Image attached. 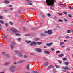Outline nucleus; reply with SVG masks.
Segmentation results:
<instances>
[{
  "mask_svg": "<svg viewBox=\"0 0 73 73\" xmlns=\"http://www.w3.org/2000/svg\"><path fill=\"white\" fill-rule=\"evenodd\" d=\"M54 0H46V3L47 4L48 6L51 5L53 7L54 4Z\"/></svg>",
  "mask_w": 73,
  "mask_h": 73,
  "instance_id": "nucleus-1",
  "label": "nucleus"
},
{
  "mask_svg": "<svg viewBox=\"0 0 73 73\" xmlns=\"http://www.w3.org/2000/svg\"><path fill=\"white\" fill-rule=\"evenodd\" d=\"M13 32H15V33H15V35H16V36H21V35H20V34H19L18 33H19V31H17V29H14L13 30Z\"/></svg>",
  "mask_w": 73,
  "mask_h": 73,
  "instance_id": "nucleus-2",
  "label": "nucleus"
},
{
  "mask_svg": "<svg viewBox=\"0 0 73 73\" xmlns=\"http://www.w3.org/2000/svg\"><path fill=\"white\" fill-rule=\"evenodd\" d=\"M16 53V54H18V56L19 57H22L23 56V55L21 54V52H19V51L16 50L15 51Z\"/></svg>",
  "mask_w": 73,
  "mask_h": 73,
  "instance_id": "nucleus-3",
  "label": "nucleus"
},
{
  "mask_svg": "<svg viewBox=\"0 0 73 73\" xmlns=\"http://www.w3.org/2000/svg\"><path fill=\"white\" fill-rule=\"evenodd\" d=\"M37 45V43L36 42H33L30 43V45L31 46H34V45Z\"/></svg>",
  "mask_w": 73,
  "mask_h": 73,
  "instance_id": "nucleus-4",
  "label": "nucleus"
},
{
  "mask_svg": "<svg viewBox=\"0 0 73 73\" xmlns=\"http://www.w3.org/2000/svg\"><path fill=\"white\" fill-rule=\"evenodd\" d=\"M25 62V60H21L17 61V63L20 64V63H23V62Z\"/></svg>",
  "mask_w": 73,
  "mask_h": 73,
  "instance_id": "nucleus-5",
  "label": "nucleus"
},
{
  "mask_svg": "<svg viewBox=\"0 0 73 73\" xmlns=\"http://www.w3.org/2000/svg\"><path fill=\"white\" fill-rule=\"evenodd\" d=\"M29 65L27 64L26 66V69H28V70H31V69H30V68H29Z\"/></svg>",
  "mask_w": 73,
  "mask_h": 73,
  "instance_id": "nucleus-6",
  "label": "nucleus"
},
{
  "mask_svg": "<svg viewBox=\"0 0 73 73\" xmlns=\"http://www.w3.org/2000/svg\"><path fill=\"white\" fill-rule=\"evenodd\" d=\"M0 23H1V24H4V21L2 20H0ZM0 26L1 27H2V26L0 24Z\"/></svg>",
  "mask_w": 73,
  "mask_h": 73,
  "instance_id": "nucleus-7",
  "label": "nucleus"
},
{
  "mask_svg": "<svg viewBox=\"0 0 73 73\" xmlns=\"http://www.w3.org/2000/svg\"><path fill=\"white\" fill-rule=\"evenodd\" d=\"M62 68L63 69H65V70H68V69H69V67L67 66H66L65 67H63Z\"/></svg>",
  "mask_w": 73,
  "mask_h": 73,
  "instance_id": "nucleus-8",
  "label": "nucleus"
},
{
  "mask_svg": "<svg viewBox=\"0 0 73 73\" xmlns=\"http://www.w3.org/2000/svg\"><path fill=\"white\" fill-rule=\"evenodd\" d=\"M52 44L53 42L47 43L46 44V45L48 46H50L51 45H52Z\"/></svg>",
  "mask_w": 73,
  "mask_h": 73,
  "instance_id": "nucleus-9",
  "label": "nucleus"
},
{
  "mask_svg": "<svg viewBox=\"0 0 73 73\" xmlns=\"http://www.w3.org/2000/svg\"><path fill=\"white\" fill-rule=\"evenodd\" d=\"M36 50H37V52H39V53H40V52H42V50L40 48H36Z\"/></svg>",
  "mask_w": 73,
  "mask_h": 73,
  "instance_id": "nucleus-10",
  "label": "nucleus"
},
{
  "mask_svg": "<svg viewBox=\"0 0 73 73\" xmlns=\"http://www.w3.org/2000/svg\"><path fill=\"white\" fill-rule=\"evenodd\" d=\"M52 31L51 30H48V33L49 35H51L52 33Z\"/></svg>",
  "mask_w": 73,
  "mask_h": 73,
  "instance_id": "nucleus-11",
  "label": "nucleus"
},
{
  "mask_svg": "<svg viewBox=\"0 0 73 73\" xmlns=\"http://www.w3.org/2000/svg\"><path fill=\"white\" fill-rule=\"evenodd\" d=\"M9 3V1H8V0H5L4 1V3L5 4H8Z\"/></svg>",
  "mask_w": 73,
  "mask_h": 73,
  "instance_id": "nucleus-12",
  "label": "nucleus"
},
{
  "mask_svg": "<svg viewBox=\"0 0 73 73\" xmlns=\"http://www.w3.org/2000/svg\"><path fill=\"white\" fill-rule=\"evenodd\" d=\"M16 68V66H12L11 68H10L9 69H14Z\"/></svg>",
  "mask_w": 73,
  "mask_h": 73,
  "instance_id": "nucleus-13",
  "label": "nucleus"
},
{
  "mask_svg": "<svg viewBox=\"0 0 73 73\" xmlns=\"http://www.w3.org/2000/svg\"><path fill=\"white\" fill-rule=\"evenodd\" d=\"M53 66L52 65H51L48 68V69H50V68H53Z\"/></svg>",
  "mask_w": 73,
  "mask_h": 73,
  "instance_id": "nucleus-14",
  "label": "nucleus"
},
{
  "mask_svg": "<svg viewBox=\"0 0 73 73\" xmlns=\"http://www.w3.org/2000/svg\"><path fill=\"white\" fill-rule=\"evenodd\" d=\"M9 69L11 71V72H12V73H13L15 72V70H13V69L9 68Z\"/></svg>",
  "mask_w": 73,
  "mask_h": 73,
  "instance_id": "nucleus-15",
  "label": "nucleus"
},
{
  "mask_svg": "<svg viewBox=\"0 0 73 73\" xmlns=\"http://www.w3.org/2000/svg\"><path fill=\"white\" fill-rule=\"evenodd\" d=\"M64 56V54H60V55H59L58 56L59 57H62L63 56Z\"/></svg>",
  "mask_w": 73,
  "mask_h": 73,
  "instance_id": "nucleus-16",
  "label": "nucleus"
},
{
  "mask_svg": "<svg viewBox=\"0 0 73 73\" xmlns=\"http://www.w3.org/2000/svg\"><path fill=\"white\" fill-rule=\"evenodd\" d=\"M44 52L46 53H47V54H49V53H50V52H49V51H46V50L45 51H44Z\"/></svg>",
  "mask_w": 73,
  "mask_h": 73,
  "instance_id": "nucleus-17",
  "label": "nucleus"
},
{
  "mask_svg": "<svg viewBox=\"0 0 73 73\" xmlns=\"http://www.w3.org/2000/svg\"><path fill=\"white\" fill-rule=\"evenodd\" d=\"M39 40V38H35L34 40L35 41H38Z\"/></svg>",
  "mask_w": 73,
  "mask_h": 73,
  "instance_id": "nucleus-18",
  "label": "nucleus"
},
{
  "mask_svg": "<svg viewBox=\"0 0 73 73\" xmlns=\"http://www.w3.org/2000/svg\"><path fill=\"white\" fill-rule=\"evenodd\" d=\"M64 64H65L66 65H69V63L67 62L64 63Z\"/></svg>",
  "mask_w": 73,
  "mask_h": 73,
  "instance_id": "nucleus-19",
  "label": "nucleus"
},
{
  "mask_svg": "<svg viewBox=\"0 0 73 73\" xmlns=\"http://www.w3.org/2000/svg\"><path fill=\"white\" fill-rule=\"evenodd\" d=\"M10 47L11 49H13V45H12V44H10Z\"/></svg>",
  "mask_w": 73,
  "mask_h": 73,
  "instance_id": "nucleus-20",
  "label": "nucleus"
},
{
  "mask_svg": "<svg viewBox=\"0 0 73 73\" xmlns=\"http://www.w3.org/2000/svg\"><path fill=\"white\" fill-rule=\"evenodd\" d=\"M36 44H37L38 45H41L42 44V42H37Z\"/></svg>",
  "mask_w": 73,
  "mask_h": 73,
  "instance_id": "nucleus-21",
  "label": "nucleus"
},
{
  "mask_svg": "<svg viewBox=\"0 0 73 73\" xmlns=\"http://www.w3.org/2000/svg\"><path fill=\"white\" fill-rule=\"evenodd\" d=\"M44 66H47V65H48V62H46L44 64Z\"/></svg>",
  "mask_w": 73,
  "mask_h": 73,
  "instance_id": "nucleus-22",
  "label": "nucleus"
},
{
  "mask_svg": "<svg viewBox=\"0 0 73 73\" xmlns=\"http://www.w3.org/2000/svg\"><path fill=\"white\" fill-rule=\"evenodd\" d=\"M67 32L70 33L71 32V31L69 30H67Z\"/></svg>",
  "mask_w": 73,
  "mask_h": 73,
  "instance_id": "nucleus-23",
  "label": "nucleus"
},
{
  "mask_svg": "<svg viewBox=\"0 0 73 73\" xmlns=\"http://www.w3.org/2000/svg\"><path fill=\"white\" fill-rule=\"evenodd\" d=\"M31 73H38V72L37 71H32L31 72Z\"/></svg>",
  "mask_w": 73,
  "mask_h": 73,
  "instance_id": "nucleus-24",
  "label": "nucleus"
},
{
  "mask_svg": "<svg viewBox=\"0 0 73 73\" xmlns=\"http://www.w3.org/2000/svg\"><path fill=\"white\" fill-rule=\"evenodd\" d=\"M40 15H41L42 16V17L43 18H44V17H45V16H44V15H42V14H41V13H40Z\"/></svg>",
  "mask_w": 73,
  "mask_h": 73,
  "instance_id": "nucleus-25",
  "label": "nucleus"
},
{
  "mask_svg": "<svg viewBox=\"0 0 73 73\" xmlns=\"http://www.w3.org/2000/svg\"><path fill=\"white\" fill-rule=\"evenodd\" d=\"M68 16L70 17V18H72V15H70V14H69L68 15Z\"/></svg>",
  "mask_w": 73,
  "mask_h": 73,
  "instance_id": "nucleus-26",
  "label": "nucleus"
},
{
  "mask_svg": "<svg viewBox=\"0 0 73 73\" xmlns=\"http://www.w3.org/2000/svg\"><path fill=\"white\" fill-rule=\"evenodd\" d=\"M25 42L27 43V44H29V43L31 42V41H26Z\"/></svg>",
  "mask_w": 73,
  "mask_h": 73,
  "instance_id": "nucleus-27",
  "label": "nucleus"
},
{
  "mask_svg": "<svg viewBox=\"0 0 73 73\" xmlns=\"http://www.w3.org/2000/svg\"><path fill=\"white\" fill-rule=\"evenodd\" d=\"M64 44V42H60V45L61 46L62 45V44Z\"/></svg>",
  "mask_w": 73,
  "mask_h": 73,
  "instance_id": "nucleus-28",
  "label": "nucleus"
},
{
  "mask_svg": "<svg viewBox=\"0 0 73 73\" xmlns=\"http://www.w3.org/2000/svg\"><path fill=\"white\" fill-rule=\"evenodd\" d=\"M47 15L48 16V17H50L51 16V15L49 13H48L47 14Z\"/></svg>",
  "mask_w": 73,
  "mask_h": 73,
  "instance_id": "nucleus-29",
  "label": "nucleus"
},
{
  "mask_svg": "<svg viewBox=\"0 0 73 73\" xmlns=\"http://www.w3.org/2000/svg\"><path fill=\"white\" fill-rule=\"evenodd\" d=\"M60 53V51H57L56 52V53H57V54Z\"/></svg>",
  "mask_w": 73,
  "mask_h": 73,
  "instance_id": "nucleus-30",
  "label": "nucleus"
},
{
  "mask_svg": "<svg viewBox=\"0 0 73 73\" xmlns=\"http://www.w3.org/2000/svg\"><path fill=\"white\" fill-rule=\"evenodd\" d=\"M6 54V52H4L2 53V55H4L5 54Z\"/></svg>",
  "mask_w": 73,
  "mask_h": 73,
  "instance_id": "nucleus-31",
  "label": "nucleus"
},
{
  "mask_svg": "<svg viewBox=\"0 0 73 73\" xmlns=\"http://www.w3.org/2000/svg\"><path fill=\"white\" fill-rule=\"evenodd\" d=\"M48 31H44V33H48Z\"/></svg>",
  "mask_w": 73,
  "mask_h": 73,
  "instance_id": "nucleus-32",
  "label": "nucleus"
},
{
  "mask_svg": "<svg viewBox=\"0 0 73 73\" xmlns=\"http://www.w3.org/2000/svg\"><path fill=\"white\" fill-rule=\"evenodd\" d=\"M63 13H64V14H65V15H67V14L68 13L65 12L64 11H63Z\"/></svg>",
  "mask_w": 73,
  "mask_h": 73,
  "instance_id": "nucleus-33",
  "label": "nucleus"
},
{
  "mask_svg": "<svg viewBox=\"0 0 73 73\" xmlns=\"http://www.w3.org/2000/svg\"><path fill=\"white\" fill-rule=\"evenodd\" d=\"M27 5H32V3H29L27 4Z\"/></svg>",
  "mask_w": 73,
  "mask_h": 73,
  "instance_id": "nucleus-34",
  "label": "nucleus"
},
{
  "mask_svg": "<svg viewBox=\"0 0 73 73\" xmlns=\"http://www.w3.org/2000/svg\"><path fill=\"white\" fill-rule=\"evenodd\" d=\"M69 8L70 9H73V7H69Z\"/></svg>",
  "mask_w": 73,
  "mask_h": 73,
  "instance_id": "nucleus-35",
  "label": "nucleus"
},
{
  "mask_svg": "<svg viewBox=\"0 0 73 73\" xmlns=\"http://www.w3.org/2000/svg\"><path fill=\"white\" fill-rule=\"evenodd\" d=\"M9 64V63L8 62L7 63H6L5 64L6 65H8V64Z\"/></svg>",
  "mask_w": 73,
  "mask_h": 73,
  "instance_id": "nucleus-36",
  "label": "nucleus"
},
{
  "mask_svg": "<svg viewBox=\"0 0 73 73\" xmlns=\"http://www.w3.org/2000/svg\"><path fill=\"white\" fill-rule=\"evenodd\" d=\"M58 15H60V16H62V13H59Z\"/></svg>",
  "mask_w": 73,
  "mask_h": 73,
  "instance_id": "nucleus-37",
  "label": "nucleus"
},
{
  "mask_svg": "<svg viewBox=\"0 0 73 73\" xmlns=\"http://www.w3.org/2000/svg\"><path fill=\"white\" fill-rule=\"evenodd\" d=\"M56 67L57 68H59V66L57 65H56Z\"/></svg>",
  "mask_w": 73,
  "mask_h": 73,
  "instance_id": "nucleus-38",
  "label": "nucleus"
},
{
  "mask_svg": "<svg viewBox=\"0 0 73 73\" xmlns=\"http://www.w3.org/2000/svg\"><path fill=\"white\" fill-rule=\"evenodd\" d=\"M3 19V17L2 16H0V19Z\"/></svg>",
  "mask_w": 73,
  "mask_h": 73,
  "instance_id": "nucleus-39",
  "label": "nucleus"
},
{
  "mask_svg": "<svg viewBox=\"0 0 73 73\" xmlns=\"http://www.w3.org/2000/svg\"><path fill=\"white\" fill-rule=\"evenodd\" d=\"M58 62L60 64H62V62L60 60H59Z\"/></svg>",
  "mask_w": 73,
  "mask_h": 73,
  "instance_id": "nucleus-40",
  "label": "nucleus"
},
{
  "mask_svg": "<svg viewBox=\"0 0 73 73\" xmlns=\"http://www.w3.org/2000/svg\"><path fill=\"white\" fill-rule=\"evenodd\" d=\"M21 39L20 38H17V40L18 41H20V40H21Z\"/></svg>",
  "mask_w": 73,
  "mask_h": 73,
  "instance_id": "nucleus-41",
  "label": "nucleus"
},
{
  "mask_svg": "<svg viewBox=\"0 0 73 73\" xmlns=\"http://www.w3.org/2000/svg\"><path fill=\"white\" fill-rule=\"evenodd\" d=\"M29 34H27L26 35V37H28V36H29Z\"/></svg>",
  "mask_w": 73,
  "mask_h": 73,
  "instance_id": "nucleus-42",
  "label": "nucleus"
},
{
  "mask_svg": "<svg viewBox=\"0 0 73 73\" xmlns=\"http://www.w3.org/2000/svg\"><path fill=\"white\" fill-rule=\"evenodd\" d=\"M66 38H69V37L68 36H66Z\"/></svg>",
  "mask_w": 73,
  "mask_h": 73,
  "instance_id": "nucleus-43",
  "label": "nucleus"
},
{
  "mask_svg": "<svg viewBox=\"0 0 73 73\" xmlns=\"http://www.w3.org/2000/svg\"><path fill=\"white\" fill-rule=\"evenodd\" d=\"M24 58H27V55H24Z\"/></svg>",
  "mask_w": 73,
  "mask_h": 73,
  "instance_id": "nucleus-44",
  "label": "nucleus"
},
{
  "mask_svg": "<svg viewBox=\"0 0 73 73\" xmlns=\"http://www.w3.org/2000/svg\"><path fill=\"white\" fill-rule=\"evenodd\" d=\"M66 49L67 50H70V49H69V48H67Z\"/></svg>",
  "mask_w": 73,
  "mask_h": 73,
  "instance_id": "nucleus-45",
  "label": "nucleus"
},
{
  "mask_svg": "<svg viewBox=\"0 0 73 73\" xmlns=\"http://www.w3.org/2000/svg\"><path fill=\"white\" fill-rule=\"evenodd\" d=\"M10 24L12 25V24H13V23H12L11 22H10Z\"/></svg>",
  "mask_w": 73,
  "mask_h": 73,
  "instance_id": "nucleus-46",
  "label": "nucleus"
},
{
  "mask_svg": "<svg viewBox=\"0 0 73 73\" xmlns=\"http://www.w3.org/2000/svg\"><path fill=\"white\" fill-rule=\"evenodd\" d=\"M64 20L65 21H66V22L68 21V20H67V19H66L64 18Z\"/></svg>",
  "mask_w": 73,
  "mask_h": 73,
  "instance_id": "nucleus-47",
  "label": "nucleus"
},
{
  "mask_svg": "<svg viewBox=\"0 0 73 73\" xmlns=\"http://www.w3.org/2000/svg\"><path fill=\"white\" fill-rule=\"evenodd\" d=\"M41 35H42V36H45V35L44 34V33H42L41 34Z\"/></svg>",
  "mask_w": 73,
  "mask_h": 73,
  "instance_id": "nucleus-48",
  "label": "nucleus"
},
{
  "mask_svg": "<svg viewBox=\"0 0 73 73\" xmlns=\"http://www.w3.org/2000/svg\"><path fill=\"white\" fill-rule=\"evenodd\" d=\"M66 60V58H64L63 59V61H65Z\"/></svg>",
  "mask_w": 73,
  "mask_h": 73,
  "instance_id": "nucleus-49",
  "label": "nucleus"
},
{
  "mask_svg": "<svg viewBox=\"0 0 73 73\" xmlns=\"http://www.w3.org/2000/svg\"><path fill=\"white\" fill-rule=\"evenodd\" d=\"M58 21H61V22L63 21H62V20H61L60 19H59Z\"/></svg>",
  "mask_w": 73,
  "mask_h": 73,
  "instance_id": "nucleus-50",
  "label": "nucleus"
},
{
  "mask_svg": "<svg viewBox=\"0 0 73 73\" xmlns=\"http://www.w3.org/2000/svg\"><path fill=\"white\" fill-rule=\"evenodd\" d=\"M12 5H10L8 7H12Z\"/></svg>",
  "mask_w": 73,
  "mask_h": 73,
  "instance_id": "nucleus-51",
  "label": "nucleus"
},
{
  "mask_svg": "<svg viewBox=\"0 0 73 73\" xmlns=\"http://www.w3.org/2000/svg\"><path fill=\"white\" fill-rule=\"evenodd\" d=\"M14 64H15L16 65L17 64V63H16V62H14Z\"/></svg>",
  "mask_w": 73,
  "mask_h": 73,
  "instance_id": "nucleus-52",
  "label": "nucleus"
},
{
  "mask_svg": "<svg viewBox=\"0 0 73 73\" xmlns=\"http://www.w3.org/2000/svg\"><path fill=\"white\" fill-rule=\"evenodd\" d=\"M10 9H11V10L12 11V10H13V8H10Z\"/></svg>",
  "mask_w": 73,
  "mask_h": 73,
  "instance_id": "nucleus-53",
  "label": "nucleus"
},
{
  "mask_svg": "<svg viewBox=\"0 0 73 73\" xmlns=\"http://www.w3.org/2000/svg\"><path fill=\"white\" fill-rule=\"evenodd\" d=\"M4 37L5 38H7V35H4Z\"/></svg>",
  "mask_w": 73,
  "mask_h": 73,
  "instance_id": "nucleus-54",
  "label": "nucleus"
},
{
  "mask_svg": "<svg viewBox=\"0 0 73 73\" xmlns=\"http://www.w3.org/2000/svg\"><path fill=\"white\" fill-rule=\"evenodd\" d=\"M51 50H52V51H54V49L53 48H51Z\"/></svg>",
  "mask_w": 73,
  "mask_h": 73,
  "instance_id": "nucleus-55",
  "label": "nucleus"
},
{
  "mask_svg": "<svg viewBox=\"0 0 73 73\" xmlns=\"http://www.w3.org/2000/svg\"><path fill=\"white\" fill-rule=\"evenodd\" d=\"M25 73H30L29 72H25Z\"/></svg>",
  "mask_w": 73,
  "mask_h": 73,
  "instance_id": "nucleus-56",
  "label": "nucleus"
},
{
  "mask_svg": "<svg viewBox=\"0 0 73 73\" xmlns=\"http://www.w3.org/2000/svg\"><path fill=\"white\" fill-rule=\"evenodd\" d=\"M15 42L12 43V44H13V45H15Z\"/></svg>",
  "mask_w": 73,
  "mask_h": 73,
  "instance_id": "nucleus-57",
  "label": "nucleus"
},
{
  "mask_svg": "<svg viewBox=\"0 0 73 73\" xmlns=\"http://www.w3.org/2000/svg\"><path fill=\"white\" fill-rule=\"evenodd\" d=\"M62 71H63V72H66V71L65 70H62Z\"/></svg>",
  "mask_w": 73,
  "mask_h": 73,
  "instance_id": "nucleus-58",
  "label": "nucleus"
},
{
  "mask_svg": "<svg viewBox=\"0 0 73 73\" xmlns=\"http://www.w3.org/2000/svg\"><path fill=\"white\" fill-rule=\"evenodd\" d=\"M5 25H6V26H8V24L7 23H5Z\"/></svg>",
  "mask_w": 73,
  "mask_h": 73,
  "instance_id": "nucleus-59",
  "label": "nucleus"
},
{
  "mask_svg": "<svg viewBox=\"0 0 73 73\" xmlns=\"http://www.w3.org/2000/svg\"><path fill=\"white\" fill-rule=\"evenodd\" d=\"M64 42H66V41H67V40H64Z\"/></svg>",
  "mask_w": 73,
  "mask_h": 73,
  "instance_id": "nucleus-60",
  "label": "nucleus"
},
{
  "mask_svg": "<svg viewBox=\"0 0 73 73\" xmlns=\"http://www.w3.org/2000/svg\"><path fill=\"white\" fill-rule=\"evenodd\" d=\"M25 27H23V29H24V30H25Z\"/></svg>",
  "mask_w": 73,
  "mask_h": 73,
  "instance_id": "nucleus-61",
  "label": "nucleus"
},
{
  "mask_svg": "<svg viewBox=\"0 0 73 73\" xmlns=\"http://www.w3.org/2000/svg\"><path fill=\"white\" fill-rule=\"evenodd\" d=\"M46 46H44V48H46Z\"/></svg>",
  "mask_w": 73,
  "mask_h": 73,
  "instance_id": "nucleus-62",
  "label": "nucleus"
},
{
  "mask_svg": "<svg viewBox=\"0 0 73 73\" xmlns=\"http://www.w3.org/2000/svg\"><path fill=\"white\" fill-rule=\"evenodd\" d=\"M62 48H64L65 47V46H62Z\"/></svg>",
  "mask_w": 73,
  "mask_h": 73,
  "instance_id": "nucleus-63",
  "label": "nucleus"
},
{
  "mask_svg": "<svg viewBox=\"0 0 73 73\" xmlns=\"http://www.w3.org/2000/svg\"><path fill=\"white\" fill-rule=\"evenodd\" d=\"M67 73H70V72H67Z\"/></svg>",
  "mask_w": 73,
  "mask_h": 73,
  "instance_id": "nucleus-64",
  "label": "nucleus"
}]
</instances>
